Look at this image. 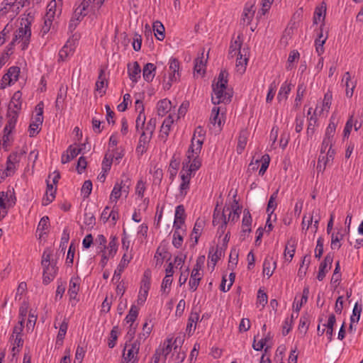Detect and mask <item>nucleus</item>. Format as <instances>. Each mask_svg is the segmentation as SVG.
Segmentation results:
<instances>
[{"label": "nucleus", "instance_id": "nucleus-2", "mask_svg": "<svg viewBox=\"0 0 363 363\" xmlns=\"http://www.w3.org/2000/svg\"><path fill=\"white\" fill-rule=\"evenodd\" d=\"M201 149V140H195V138H192L191 145L186 154V158L183 162V164H185V172L192 174L200 168L201 162L199 158V154Z\"/></svg>", "mask_w": 363, "mask_h": 363}, {"label": "nucleus", "instance_id": "nucleus-5", "mask_svg": "<svg viewBox=\"0 0 363 363\" xmlns=\"http://www.w3.org/2000/svg\"><path fill=\"white\" fill-rule=\"evenodd\" d=\"M43 272V283L45 285L50 284L55 277L57 272V267L55 263L42 266Z\"/></svg>", "mask_w": 363, "mask_h": 363}, {"label": "nucleus", "instance_id": "nucleus-57", "mask_svg": "<svg viewBox=\"0 0 363 363\" xmlns=\"http://www.w3.org/2000/svg\"><path fill=\"white\" fill-rule=\"evenodd\" d=\"M118 328L117 326H114L110 333V338L108 342V346L110 348H113L116 345V342L118 338Z\"/></svg>", "mask_w": 363, "mask_h": 363}, {"label": "nucleus", "instance_id": "nucleus-51", "mask_svg": "<svg viewBox=\"0 0 363 363\" xmlns=\"http://www.w3.org/2000/svg\"><path fill=\"white\" fill-rule=\"evenodd\" d=\"M351 80V75L349 72L345 73L342 82L345 81V87H346V96L347 97H352L353 95V90L354 89V85H352V87H350V81Z\"/></svg>", "mask_w": 363, "mask_h": 363}, {"label": "nucleus", "instance_id": "nucleus-53", "mask_svg": "<svg viewBox=\"0 0 363 363\" xmlns=\"http://www.w3.org/2000/svg\"><path fill=\"white\" fill-rule=\"evenodd\" d=\"M68 328V322L67 321L66 318L63 320V321L60 325V330L57 336V342L59 340L62 341L63 339L65 337L67 330Z\"/></svg>", "mask_w": 363, "mask_h": 363}, {"label": "nucleus", "instance_id": "nucleus-11", "mask_svg": "<svg viewBox=\"0 0 363 363\" xmlns=\"http://www.w3.org/2000/svg\"><path fill=\"white\" fill-rule=\"evenodd\" d=\"M30 21H28L27 19L24 27L21 26L16 30L13 41H16L18 39L24 40L26 38H30Z\"/></svg>", "mask_w": 363, "mask_h": 363}, {"label": "nucleus", "instance_id": "nucleus-36", "mask_svg": "<svg viewBox=\"0 0 363 363\" xmlns=\"http://www.w3.org/2000/svg\"><path fill=\"white\" fill-rule=\"evenodd\" d=\"M335 315L332 313L329 315L328 323L326 324H323V327L327 328L326 335L329 341H331L333 339V327L335 324Z\"/></svg>", "mask_w": 363, "mask_h": 363}, {"label": "nucleus", "instance_id": "nucleus-6", "mask_svg": "<svg viewBox=\"0 0 363 363\" xmlns=\"http://www.w3.org/2000/svg\"><path fill=\"white\" fill-rule=\"evenodd\" d=\"M184 168H185V164H184V167H182V169L180 172L182 182L179 185V194L181 196H183L186 195V194L189 189L190 180H191V175H192L189 172H185Z\"/></svg>", "mask_w": 363, "mask_h": 363}, {"label": "nucleus", "instance_id": "nucleus-12", "mask_svg": "<svg viewBox=\"0 0 363 363\" xmlns=\"http://www.w3.org/2000/svg\"><path fill=\"white\" fill-rule=\"evenodd\" d=\"M169 76L170 81H177L179 79V62L176 58H172L169 62Z\"/></svg>", "mask_w": 363, "mask_h": 363}, {"label": "nucleus", "instance_id": "nucleus-35", "mask_svg": "<svg viewBox=\"0 0 363 363\" xmlns=\"http://www.w3.org/2000/svg\"><path fill=\"white\" fill-rule=\"evenodd\" d=\"M223 222H227V218L225 216V211L224 210L223 212H220L218 210L217 207L215 208L213 214V225H223Z\"/></svg>", "mask_w": 363, "mask_h": 363}, {"label": "nucleus", "instance_id": "nucleus-49", "mask_svg": "<svg viewBox=\"0 0 363 363\" xmlns=\"http://www.w3.org/2000/svg\"><path fill=\"white\" fill-rule=\"evenodd\" d=\"M309 322V315L308 314L303 315L301 317L298 325V330L300 333H303L304 335L307 333Z\"/></svg>", "mask_w": 363, "mask_h": 363}, {"label": "nucleus", "instance_id": "nucleus-39", "mask_svg": "<svg viewBox=\"0 0 363 363\" xmlns=\"http://www.w3.org/2000/svg\"><path fill=\"white\" fill-rule=\"evenodd\" d=\"M291 90V84H288L286 82H284L280 87L277 95V100L279 102L282 100H286L288 98V94L290 93Z\"/></svg>", "mask_w": 363, "mask_h": 363}, {"label": "nucleus", "instance_id": "nucleus-20", "mask_svg": "<svg viewBox=\"0 0 363 363\" xmlns=\"http://www.w3.org/2000/svg\"><path fill=\"white\" fill-rule=\"evenodd\" d=\"M296 246V240L295 238H291L288 241L285 247L284 255L286 260L291 262L294 256Z\"/></svg>", "mask_w": 363, "mask_h": 363}, {"label": "nucleus", "instance_id": "nucleus-32", "mask_svg": "<svg viewBox=\"0 0 363 363\" xmlns=\"http://www.w3.org/2000/svg\"><path fill=\"white\" fill-rule=\"evenodd\" d=\"M152 29L156 38L158 40H163L165 38V28L163 24L160 21H156L153 23Z\"/></svg>", "mask_w": 363, "mask_h": 363}, {"label": "nucleus", "instance_id": "nucleus-27", "mask_svg": "<svg viewBox=\"0 0 363 363\" xmlns=\"http://www.w3.org/2000/svg\"><path fill=\"white\" fill-rule=\"evenodd\" d=\"M174 230L173 233V240L172 245L176 248H179L182 247L183 243V234L185 233L186 230L181 228H177L176 227H173Z\"/></svg>", "mask_w": 363, "mask_h": 363}, {"label": "nucleus", "instance_id": "nucleus-42", "mask_svg": "<svg viewBox=\"0 0 363 363\" xmlns=\"http://www.w3.org/2000/svg\"><path fill=\"white\" fill-rule=\"evenodd\" d=\"M256 337L257 336H255L252 343V347L256 351H261L264 348V345L267 343V342L272 338L270 333H268L264 337L262 338L259 342H257Z\"/></svg>", "mask_w": 363, "mask_h": 363}, {"label": "nucleus", "instance_id": "nucleus-14", "mask_svg": "<svg viewBox=\"0 0 363 363\" xmlns=\"http://www.w3.org/2000/svg\"><path fill=\"white\" fill-rule=\"evenodd\" d=\"M252 217L250 211L247 209L244 210L243 218L242 220L241 236L245 238V233L251 232Z\"/></svg>", "mask_w": 363, "mask_h": 363}, {"label": "nucleus", "instance_id": "nucleus-50", "mask_svg": "<svg viewBox=\"0 0 363 363\" xmlns=\"http://www.w3.org/2000/svg\"><path fill=\"white\" fill-rule=\"evenodd\" d=\"M23 345V340L21 335L14 336L13 347L11 349L12 356L15 357L16 354L19 352V348L22 347Z\"/></svg>", "mask_w": 363, "mask_h": 363}, {"label": "nucleus", "instance_id": "nucleus-21", "mask_svg": "<svg viewBox=\"0 0 363 363\" xmlns=\"http://www.w3.org/2000/svg\"><path fill=\"white\" fill-rule=\"evenodd\" d=\"M224 250H225L222 247H219L218 246H217L216 249L213 247L210 248L208 258L211 259V262L213 267L218 259L223 255Z\"/></svg>", "mask_w": 363, "mask_h": 363}, {"label": "nucleus", "instance_id": "nucleus-18", "mask_svg": "<svg viewBox=\"0 0 363 363\" xmlns=\"http://www.w3.org/2000/svg\"><path fill=\"white\" fill-rule=\"evenodd\" d=\"M199 319V313L192 311L188 318L186 331L189 335H191L196 330V323Z\"/></svg>", "mask_w": 363, "mask_h": 363}, {"label": "nucleus", "instance_id": "nucleus-23", "mask_svg": "<svg viewBox=\"0 0 363 363\" xmlns=\"http://www.w3.org/2000/svg\"><path fill=\"white\" fill-rule=\"evenodd\" d=\"M172 108V103L167 99H164L158 101L157 104V114L164 116Z\"/></svg>", "mask_w": 363, "mask_h": 363}, {"label": "nucleus", "instance_id": "nucleus-1", "mask_svg": "<svg viewBox=\"0 0 363 363\" xmlns=\"http://www.w3.org/2000/svg\"><path fill=\"white\" fill-rule=\"evenodd\" d=\"M228 73L226 70H221L217 78V82L212 84L213 94L211 101L213 104H229L233 98V91L228 87Z\"/></svg>", "mask_w": 363, "mask_h": 363}, {"label": "nucleus", "instance_id": "nucleus-64", "mask_svg": "<svg viewBox=\"0 0 363 363\" xmlns=\"http://www.w3.org/2000/svg\"><path fill=\"white\" fill-rule=\"evenodd\" d=\"M84 223L91 228L94 227L96 223V218L93 213L86 212L84 213Z\"/></svg>", "mask_w": 363, "mask_h": 363}, {"label": "nucleus", "instance_id": "nucleus-46", "mask_svg": "<svg viewBox=\"0 0 363 363\" xmlns=\"http://www.w3.org/2000/svg\"><path fill=\"white\" fill-rule=\"evenodd\" d=\"M123 357L125 363H138V354L132 352L130 350L124 348Z\"/></svg>", "mask_w": 363, "mask_h": 363}, {"label": "nucleus", "instance_id": "nucleus-24", "mask_svg": "<svg viewBox=\"0 0 363 363\" xmlns=\"http://www.w3.org/2000/svg\"><path fill=\"white\" fill-rule=\"evenodd\" d=\"M206 59L204 58L203 52L198 56L194 61V72L197 74H203L206 71Z\"/></svg>", "mask_w": 363, "mask_h": 363}, {"label": "nucleus", "instance_id": "nucleus-60", "mask_svg": "<svg viewBox=\"0 0 363 363\" xmlns=\"http://www.w3.org/2000/svg\"><path fill=\"white\" fill-rule=\"evenodd\" d=\"M242 45V41L241 40V37L240 35H238L235 40H231L229 50H231L232 51H238V52H242V50H241Z\"/></svg>", "mask_w": 363, "mask_h": 363}, {"label": "nucleus", "instance_id": "nucleus-45", "mask_svg": "<svg viewBox=\"0 0 363 363\" xmlns=\"http://www.w3.org/2000/svg\"><path fill=\"white\" fill-rule=\"evenodd\" d=\"M247 138L245 132H241L239 135L238 140V145L236 147L237 153L240 155L245 148L247 145Z\"/></svg>", "mask_w": 363, "mask_h": 363}, {"label": "nucleus", "instance_id": "nucleus-58", "mask_svg": "<svg viewBox=\"0 0 363 363\" xmlns=\"http://www.w3.org/2000/svg\"><path fill=\"white\" fill-rule=\"evenodd\" d=\"M56 7H57L56 1L55 0L51 1L47 6V12H46L45 16L50 18H54L55 16Z\"/></svg>", "mask_w": 363, "mask_h": 363}, {"label": "nucleus", "instance_id": "nucleus-63", "mask_svg": "<svg viewBox=\"0 0 363 363\" xmlns=\"http://www.w3.org/2000/svg\"><path fill=\"white\" fill-rule=\"evenodd\" d=\"M267 294L259 289L257 291V304H259L263 307L267 303Z\"/></svg>", "mask_w": 363, "mask_h": 363}, {"label": "nucleus", "instance_id": "nucleus-48", "mask_svg": "<svg viewBox=\"0 0 363 363\" xmlns=\"http://www.w3.org/2000/svg\"><path fill=\"white\" fill-rule=\"evenodd\" d=\"M278 195V190H277L275 192H274L269 198V200L268 201L267 207V214L271 213V215L273 214L274 211L277 208V203L276 202V199L277 198Z\"/></svg>", "mask_w": 363, "mask_h": 363}, {"label": "nucleus", "instance_id": "nucleus-38", "mask_svg": "<svg viewBox=\"0 0 363 363\" xmlns=\"http://www.w3.org/2000/svg\"><path fill=\"white\" fill-rule=\"evenodd\" d=\"M107 85L108 83L106 79L105 72L104 69H100L98 79L96 82V90L100 93L102 92L104 94L105 91H102V89L107 86Z\"/></svg>", "mask_w": 363, "mask_h": 363}, {"label": "nucleus", "instance_id": "nucleus-16", "mask_svg": "<svg viewBox=\"0 0 363 363\" xmlns=\"http://www.w3.org/2000/svg\"><path fill=\"white\" fill-rule=\"evenodd\" d=\"M173 118L171 115L167 117L161 126L160 137L163 141H166L171 128V125L173 123Z\"/></svg>", "mask_w": 363, "mask_h": 363}, {"label": "nucleus", "instance_id": "nucleus-33", "mask_svg": "<svg viewBox=\"0 0 363 363\" xmlns=\"http://www.w3.org/2000/svg\"><path fill=\"white\" fill-rule=\"evenodd\" d=\"M172 351V341L171 340H167L164 341L163 345H161L160 347L156 350V352L160 354L161 357H163V362H165L167 355Z\"/></svg>", "mask_w": 363, "mask_h": 363}, {"label": "nucleus", "instance_id": "nucleus-37", "mask_svg": "<svg viewBox=\"0 0 363 363\" xmlns=\"http://www.w3.org/2000/svg\"><path fill=\"white\" fill-rule=\"evenodd\" d=\"M201 277L202 274L201 273H197L196 270H192L189 282V285L191 290H192L193 291L196 290L199 284L200 280L201 279Z\"/></svg>", "mask_w": 363, "mask_h": 363}, {"label": "nucleus", "instance_id": "nucleus-17", "mask_svg": "<svg viewBox=\"0 0 363 363\" xmlns=\"http://www.w3.org/2000/svg\"><path fill=\"white\" fill-rule=\"evenodd\" d=\"M253 7L252 4H247L245 5L241 18V22L243 25L247 26L251 23L255 12Z\"/></svg>", "mask_w": 363, "mask_h": 363}, {"label": "nucleus", "instance_id": "nucleus-8", "mask_svg": "<svg viewBox=\"0 0 363 363\" xmlns=\"http://www.w3.org/2000/svg\"><path fill=\"white\" fill-rule=\"evenodd\" d=\"M335 153V152L334 150L329 148L327 151L326 155H320L316 167L318 172H323L325 170L330 160H333Z\"/></svg>", "mask_w": 363, "mask_h": 363}, {"label": "nucleus", "instance_id": "nucleus-47", "mask_svg": "<svg viewBox=\"0 0 363 363\" xmlns=\"http://www.w3.org/2000/svg\"><path fill=\"white\" fill-rule=\"evenodd\" d=\"M73 54V49L68 46L67 43H66L60 50L58 54V61L64 62L67 60V58Z\"/></svg>", "mask_w": 363, "mask_h": 363}, {"label": "nucleus", "instance_id": "nucleus-44", "mask_svg": "<svg viewBox=\"0 0 363 363\" xmlns=\"http://www.w3.org/2000/svg\"><path fill=\"white\" fill-rule=\"evenodd\" d=\"M43 106H44L43 102L40 101L37 104V106L35 107L37 113L35 115V119L33 121V123H35L38 126H40L43 122Z\"/></svg>", "mask_w": 363, "mask_h": 363}, {"label": "nucleus", "instance_id": "nucleus-25", "mask_svg": "<svg viewBox=\"0 0 363 363\" xmlns=\"http://www.w3.org/2000/svg\"><path fill=\"white\" fill-rule=\"evenodd\" d=\"M130 262V259L127 258L126 254H124L119 264L117 267V269L114 272L113 281L116 280V281H119L121 276V273L126 267V266Z\"/></svg>", "mask_w": 363, "mask_h": 363}, {"label": "nucleus", "instance_id": "nucleus-15", "mask_svg": "<svg viewBox=\"0 0 363 363\" xmlns=\"http://www.w3.org/2000/svg\"><path fill=\"white\" fill-rule=\"evenodd\" d=\"M18 116V114L17 111L12 110L11 107H9V111L7 113L8 121L6 126L4 127V132H6L7 130L12 131L14 129L17 122Z\"/></svg>", "mask_w": 363, "mask_h": 363}, {"label": "nucleus", "instance_id": "nucleus-31", "mask_svg": "<svg viewBox=\"0 0 363 363\" xmlns=\"http://www.w3.org/2000/svg\"><path fill=\"white\" fill-rule=\"evenodd\" d=\"M87 9L86 2H82L80 5L74 10L72 18L79 21V22L87 14L86 12Z\"/></svg>", "mask_w": 363, "mask_h": 363}, {"label": "nucleus", "instance_id": "nucleus-22", "mask_svg": "<svg viewBox=\"0 0 363 363\" xmlns=\"http://www.w3.org/2000/svg\"><path fill=\"white\" fill-rule=\"evenodd\" d=\"M337 124V121H336L335 114L333 113L331 116V118L330 119V123L325 130V137H324L325 138H327V139H329V140H331L333 141V137L335 133Z\"/></svg>", "mask_w": 363, "mask_h": 363}, {"label": "nucleus", "instance_id": "nucleus-62", "mask_svg": "<svg viewBox=\"0 0 363 363\" xmlns=\"http://www.w3.org/2000/svg\"><path fill=\"white\" fill-rule=\"evenodd\" d=\"M96 243L99 245L97 250L99 252H104L106 249V238L103 235H99L96 238Z\"/></svg>", "mask_w": 363, "mask_h": 363}, {"label": "nucleus", "instance_id": "nucleus-56", "mask_svg": "<svg viewBox=\"0 0 363 363\" xmlns=\"http://www.w3.org/2000/svg\"><path fill=\"white\" fill-rule=\"evenodd\" d=\"M362 310V305H359L358 303H356L352 311V315L350 317V321L352 323L359 322Z\"/></svg>", "mask_w": 363, "mask_h": 363}, {"label": "nucleus", "instance_id": "nucleus-26", "mask_svg": "<svg viewBox=\"0 0 363 363\" xmlns=\"http://www.w3.org/2000/svg\"><path fill=\"white\" fill-rule=\"evenodd\" d=\"M317 108L315 110L313 114L308 118V123L306 130L308 138H311L315 133V126L317 125L318 118L316 116Z\"/></svg>", "mask_w": 363, "mask_h": 363}, {"label": "nucleus", "instance_id": "nucleus-9", "mask_svg": "<svg viewBox=\"0 0 363 363\" xmlns=\"http://www.w3.org/2000/svg\"><path fill=\"white\" fill-rule=\"evenodd\" d=\"M186 218L185 209L183 205H179L176 207L175 214H174V221L173 227H176L177 228H182V225L184 224Z\"/></svg>", "mask_w": 363, "mask_h": 363}, {"label": "nucleus", "instance_id": "nucleus-29", "mask_svg": "<svg viewBox=\"0 0 363 363\" xmlns=\"http://www.w3.org/2000/svg\"><path fill=\"white\" fill-rule=\"evenodd\" d=\"M323 26V25L320 26L319 33L318 34V38H316L315 40V50L319 55H322L324 52L323 45L325 44V40L327 39V36H323L322 28Z\"/></svg>", "mask_w": 363, "mask_h": 363}, {"label": "nucleus", "instance_id": "nucleus-43", "mask_svg": "<svg viewBox=\"0 0 363 363\" xmlns=\"http://www.w3.org/2000/svg\"><path fill=\"white\" fill-rule=\"evenodd\" d=\"M123 188H125V183L123 181H121V183L116 184L111 191L110 199L111 200L114 199L116 201L121 196Z\"/></svg>", "mask_w": 363, "mask_h": 363}, {"label": "nucleus", "instance_id": "nucleus-7", "mask_svg": "<svg viewBox=\"0 0 363 363\" xmlns=\"http://www.w3.org/2000/svg\"><path fill=\"white\" fill-rule=\"evenodd\" d=\"M247 49L243 48L242 52H238V57L236 59L235 68L240 74H243L246 70V66L248 62L247 57Z\"/></svg>", "mask_w": 363, "mask_h": 363}, {"label": "nucleus", "instance_id": "nucleus-10", "mask_svg": "<svg viewBox=\"0 0 363 363\" xmlns=\"http://www.w3.org/2000/svg\"><path fill=\"white\" fill-rule=\"evenodd\" d=\"M80 278L79 277H72L69 281L68 294L69 300H76L79 291Z\"/></svg>", "mask_w": 363, "mask_h": 363}, {"label": "nucleus", "instance_id": "nucleus-61", "mask_svg": "<svg viewBox=\"0 0 363 363\" xmlns=\"http://www.w3.org/2000/svg\"><path fill=\"white\" fill-rule=\"evenodd\" d=\"M332 92L328 91L325 94L323 101V108L320 111V112L323 111L324 110L328 111L331 102H332Z\"/></svg>", "mask_w": 363, "mask_h": 363}, {"label": "nucleus", "instance_id": "nucleus-55", "mask_svg": "<svg viewBox=\"0 0 363 363\" xmlns=\"http://www.w3.org/2000/svg\"><path fill=\"white\" fill-rule=\"evenodd\" d=\"M152 325H149V324L147 322L145 323L143 326V331L138 335V339L140 341H145L150 335L152 331Z\"/></svg>", "mask_w": 363, "mask_h": 363}, {"label": "nucleus", "instance_id": "nucleus-30", "mask_svg": "<svg viewBox=\"0 0 363 363\" xmlns=\"http://www.w3.org/2000/svg\"><path fill=\"white\" fill-rule=\"evenodd\" d=\"M204 225L205 221L203 219L199 218L196 220L191 234V236H193V235H195L194 245H196L198 243L199 236L201 235V231L203 230Z\"/></svg>", "mask_w": 363, "mask_h": 363}, {"label": "nucleus", "instance_id": "nucleus-28", "mask_svg": "<svg viewBox=\"0 0 363 363\" xmlns=\"http://www.w3.org/2000/svg\"><path fill=\"white\" fill-rule=\"evenodd\" d=\"M223 113L220 116V108L214 106L211 110L210 122L213 125L218 124V127L220 128L223 124Z\"/></svg>", "mask_w": 363, "mask_h": 363}, {"label": "nucleus", "instance_id": "nucleus-41", "mask_svg": "<svg viewBox=\"0 0 363 363\" xmlns=\"http://www.w3.org/2000/svg\"><path fill=\"white\" fill-rule=\"evenodd\" d=\"M306 86L303 83L299 84L297 88L296 96L294 101V108H298L301 105V101L303 99V95L306 92Z\"/></svg>", "mask_w": 363, "mask_h": 363}, {"label": "nucleus", "instance_id": "nucleus-40", "mask_svg": "<svg viewBox=\"0 0 363 363\" xmlns=\"http://www.w3.org/2000/svg\"><path fill=\"white\" fill-rule=\"evenodd\" d=\"M324 3L319 7H317L315 10L314 16H313V23H318L319 21H323L325 16L326 12V6L323 5Z\"/></svg>", "mask_w": 363, "mask_h": 363}, {"label": "nucleus", "instance_id": "nucleus-3", "mask_svg": "<svg viewBox=\"0 0 363 363\" xmlns=\"http://www.w3.org/2000/svg\"><path fill=\"white\" fill-rule=\"evenodd\" d=\"M26 154V151L22 150L20 152H13L7 157L6 171L10 176H12L16 169V165L20 162L21 157Z\"/></svg>", "mask_w": 363, "mask_h": 363}, {"label": "nucleus", "instance_id": "nucleus-4", "mask_svg": "<svg viewBox=\"0 0 363 363\" xmlns=\"http://www.w3.org/2000/svg\"><path fill=\"white\" fill-rule=\"evenodd\" d=\"M333 255L328 253L323 261L320 264L317 279L323 281L325 277L327 272L330 269L333 261Z\"/></svg>", "mask_w": 363, "mask_h": 363}, {"label": "nucleus", "instance_id": "nucleus-59", "mask_svg": "<svg viewBox=\"0 0 363 363\" xmlns=\"http://www.w3.org/2000/svg\"><path fill=\"white\" fill-rule=\"evenodd\" d=\"M173 279L172 277H164V278L162 280V285H161V291L162 293L168 294L169 292L170 286L172 285Z\"/></svg>", "mask_w": 363, "mask_h": 363}, {"label": "nucleus", "instance_id": "nucleus-13", "mask_svg": "<svg viewBox=\"0 0 363 363\" xmlns=\"http://www.w3.org/2000/svg\"><path fill=\"white\" fill-rule=\"evenodd\" d=\"M128 73L130 79L136 83L138 79L140 78L141 68L138 62H134L133 65H128Z\"/></svg>", "mask_w": 363, "mask_h": 363}, {"label": "nucleus", "instance_id": "nucleus-52", "mask_svg": "<svg viewBox=\"0 0 363 363\" xmlns=\"http://www.w3.org/2000/svg\"><path fill=\"white\" fill-rule=\"evenodd\" d=\"M113 159V155L108 152L106 153L104 160L102 161V170L107 173L111 167L112 161Z\"/></svg>", "mask_w": 363, "mask_h": 363}, {"label": "nucleus", "instance_id": "nucleus-54", "mask_svg": "<svg viewBox=\"0 0 363 363\" xmlns=\"http://www.w3.org/2000/svg\"><path fill=\"white\" fill-rule=\"evenodd\" d=\"M138 315V308L135 305H133L128 312V314L126 315L125 320L128 323H133L137 318Z\"/></svg>", "mask_w": 363, "mask_h": 363}, {"label": "nucleus", "instance_id": "nucleus-34", "mask_svg": "<svg viewBox=\"0 0 363 363\" xmlns=\"http://www.w3.org/2000/svg\"><path fill=\"white\" fill-rule=\"evenodd\" d=\"M151 271L146 269L143 275L140 290L149 291L151 285Z\"/></svg>", "mask_w": 363, "mask_h": 363}, {"label": "nucleus", "instance_id": "nucleus-19", "mask_svg": "<svg viewBox=\"0 0 363 363\" xmlns=\"http://www.w3.org/2000/svg\"><path fill=\"white\" fill-rule=\"evenodd\" d=\"M156 66L152 63H147L143 69V77L147 82L152 81L155 76Z\"/></svg>", "mask_w": 363, "mask_h": 363}]
</instances>
